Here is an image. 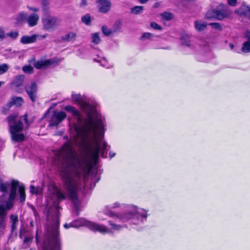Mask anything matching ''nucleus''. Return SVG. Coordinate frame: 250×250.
Listing matches in <instances>:
<instances>
[{"label":"nucleus","instance_id":"1","mask_svg":"<svg viewBox=\"0 0 250 250\" xmlns=\"http://www.w3.org/2000/svg\"><path fill=\"white\" fill-rule=\"evenodd\" d=\"M56 155L61 163L59 171L65 191L58 188L54 183L48 187L47 218L49 220L53 217L54 223L48 229L47 238L43 242L42 250H61L58 231L59 203L68 198L78 211L80 206L78 191L87 165L86 159L77 154L71 141L64 143L56 152Z\"/></svg>","mask_w":250,"mask_h":250},{"label":"nucleus","instance_id":"2","mask_svg":"<svg viewBox=\"0 0 250 250\" xmlns=\"http://www.w3.org/2000/svg\"><path fill=\"white\" fill-rule=\"evenodd\" d=\"M72 96L87 115L83 127H76L77 136H82V139L87 142L94 161L98 160L100 153L105 157L110 146L103 141L105 129L102 116L96 110L95 105L84 100L80 94H72Z\"/></svg>","mask_w":250,"mask_h":250},{"label":"nucleus","instance_id":"3","mask_svg":"<svg viewBox=\"0 0 250 250\" xmlns=\"http://www.w3.org/2000/svg\"><path fill=\"white\" fill-rule=\"evenodd\" d=\"M120 207V204L118 202L113 204L109 205L105 207L104 213L116 220L121 222H126L129 220L133 219L137 220V222H133L134 224H139L140 222H143L144 220H146L147 214L146 213L142 212L143 209L136 210L135 209L133 211H128L125 213L121 214L114 212L111 210V209L118 208Z\"/></svg>","mask_w":250,"mask_h":250},{"label":"nucleus","instance_id":"4","mask_svg":"<svg viewBox=\"0 0 250 250\" xmlns=\"http://www.w3.org/2000/svg\"><path fill=\"white\" fill-rule=\"evenodd\" d=\"M6 120L8 123L9 132L12 140L17 142L24 141V135L19 133L23 130V124L21 120L17 119V116L15 114L10 115L7 117Z\"/></svg>","mask_w":250,"mask_h":250},{"label":"nucleus","instance_id":"5","mask_svg":"<svg viewBox=\"0 0 250 250\" xmlns=\"http://www.w3.org/2000/svg\"><path fill=\"white\" fill-rule=\"evenodd\" d=\"M18 188H19V192L20 195V202H23L25 200V188L24 186H19V181L13 180L11 182L10 191L8 198L4 202L7 210L10 209L13 206V202L16 197Z\"/></svg>","mask_w":250,"mask_h":250},{"label":"nucleus","instance_id":"6","mask_svg":"<svg viewBox=\"0 0 250 250\" xmlns=\"http://www.w3.org/2000/svg\"><path fill=\"white\" fill-rule=\"evenodd\" d=\"M83 226H86L91 230H92L93 228H97L105 229L104 227L98 226L96 225V223L89 222L84 218H80L77 220H75L72 222L70 223L69 224H65L64 225V227L65 229H68L71 227L77 228Z\"/></svg>","mask_w":250,"mask_h":250},{"label":"nucleus","instance_id":"7","mask_svg":"<svg viewBox=\"0 0 250 250\" xmlns=\"http://www.w3.org/2000/svg\"><path fill=\"white\" fill-rule=\"evenodd\" d=\"M42 21L44 29L48 31L55 30L61 23L59 19L51 15L44 16L42 18Z\"/></svg>","mask_w":250,"mask_h":250},{"label":"nucleus","instance_id":"8","mask_svg":"<svg viewBox=\"0 0 250 250\" xmlns=\"http://www.w3.org/2000/svg\"><path fill=\"white\" fill-rule=\"evenodd\" d=\"M108 223L109 225L111 226L110 228H107L105 226L103 225H99L96 224L97 225L99 226L104 227L105 229H101V228H93L92 230L93 231H98L102 233H112L114 231H118L121 230L122 228L124 227V225H121L117 224L111 221H109Z\"/></svg>","mask_w":250,"mask_h":250},{"label":"nucleus","instance_id":"9","mask_svg":"<svg viewBox=\"0 0 250 250\" xmlns=\"http://www.w3.org/2000/svg\"><path fill=\"white\" fill-rule=\"evenodd\" d=\"M216 13V19L218 20H222L228 17L231 14V12L227 5L220 4L215 9Z\"/></svg>","mask_w":250,"mask_h":250},{"label":"nucleus","instance_id":"10","mask_svg":"<svg viewBox=\"0 0 250 250\" xmlns=\"http://www.w3.org/2000/svg\"><path fill=\"white\" fill-rule=\"evenodd\" d=\"M66 116L65 113L63 111L54 112L50 121L49 125L57 126L65 118Z\"/></svg>","mask_w":250,"mask_h":250},{"label":"nucleus","instance_id":"11","mask_svg":"<svg viewBox=\"0 0 250 250\" xmlns=\"http://www.w3.org/2000/svg\"><path fill=\"white\" fill-rule=\"evenodd\" d=\"M25 90L30 100L34 102L37 99V85L35 82L27 84L25 86Z\"/></svg>","mask_w":250,"mask_h":250},{"label":"nucleus","instance_id":"12","mask_svg":"<svg viewBox=\"0 0 250 250\" xmlns=\"http://www.w3.org/2000/svg\"><path fill=\"white\" fill-rule=\"evenodd\" d=\"M96 3L101 13H106L110 10L111 3L109 0H96Z\"/></svg>","mask_w":250,"mask_h":250},{"label":"nucleus","instance_id":"13","mask_svg":"<svg viewBox=\"0 0 250 250\" xmlns=\"http://www.w3.org/2000/svg\"><path fill=\"white\" fill-rule=\"evenodd\" d=\"M54 63V61L52 59L41 60L35 62L33 65L36 68L40 69L45 68Z\"/></svg>","mask_w":250,"mask_h":250},{"label":"nucleus","instance_id":"14","mask_svg":"<svg viewBox=\"0 0 250 250\" xmlns=\"http://www.w3.org/2000/svg\"><path fill=\"white\" fill-rule=\"evenodd\" d=\"M39 20V15L36 13H32L27 16L26 22L30 27H33L37 25Z\"/></svg>","mask_w":250,"mask_h":250},{"label":"nucleus","instance_id":"15","mask_svg":"<svg viewBox=\"0 0 250 250\" xmlns=\"http://www.w3.org/2000/svg\"><path fill=\"white\" fill-rule=\"evenodd\" d=\"M36 37L34 34L31 36L23 35L21 37L20 42L23 44L34 43L36 42Z\"/></svg>","mask_w":250,"mask_h":250},{"label":"nucleus","instance_id":"16","mask_svg":"<svg viewBox=\"0 0 250 250\" xmlns=\"http://www.w3.org/2000/svg\"><path fill=\"white\" fill-rule=\"evenodd\" d=\"M5 228V213L3 209H0V234H4Z\"/></svg>","mask_w":250,"mask_h":250},{"label":"nucleus","instance_id":"17","mask_svg":"<svg viewBox=\"0 0 250 250\" xmlns=\"http://www.w3.org/2000/svg\"><path fill=\"white\" fill-rule=\"evenodd\" d=\"M64 109L66 111L72 113L74 116H75L77 118L78 121L79 123L82 122V120L80 113L74 107L72 106L68 105L65 106Z\"/></svg>","mask_w":250,"mask_h":250},{"label":"nucleus","instance_id":"18","mask_svg":"<svg viewBox=\"0 0 250 250\" xmlns=\"http://www.w3.org/2000/svg\"><path fill=\"white\" fill-rule=\"evenodd\" d=\"M207 26L206 22L202 20H196L194 21V27L197 31H202L206 29Z\"/></svg>","mask_w":250,"mask_h":250},{"label":"nucleus","instance_id":"19","mask_svg":"<svg viewBox=\"0 0 250 250\" xmlns=\"http://www.w3.org/2000/svg\"><path fill=\"white\" fill-rule=\"evenodd\" d=\"M24 76L20 75L16 76L13 79L11 84L15 87H19L21 86L23 82Z\"/></svg>","mask_w":250,"mask_h":250},{"label":"nucleus","instance_id":"20","mask_svg":"<svg viewBox=\"0 0 250 250\" xmlns=\"http://www.w3.org/2000/svg\"><path fill=\"white\" fill-rule=\"evenodd\" d=\"M11 222V232L13 233L17 228L18 217L17 215L11 214L10 216Z\"/></svg>","mask_w":250,"mask_h":250},{"label":"nucleus","instance_id":"21","mask_svg":"<svg viewBox=\"0 0 250 250\" xmlns=\"http://www.w3.org/2000/svg\"><path fill=\"white\" fill-rule=\"evenodd\" d=\"M27 15L24 12H21L17 16L16 18V24H20L24 21H26Z\"/></svg>","mask_w":250,"mask_h":250},{"label":"nucleus","instance_id":"22","mask_svg":"<svg viewBox=\"0 0 250 250\" xmlns=\"http://www.w3.org/2000/svg\"><path fill=\"white\" fill-rule=\"evenodd\" d=\"M76 37V33L74 32H70L62 36L61 39L64 42H70L74 40Z\"/></svg>","mask_w":250,"mask_h":250},{"label":"nucleus","instance_id":"23","mask_svg":"<svg viewBox=\"0 0 250 250\" xmlns=\"http://www.w3.org/2000/svg\"><path fill=\"white\" fill-rule=\"evenodd\" d=\"M122 25V22L121 20H118L116 21L115 23H114L112 28V31L113 33L119 32L120 29H121Z\"/></svg>","mask_w":250,"mask_h":250},{"label":"nucleus","instance_id":"24","mask_svg":"<svg viewBox=\"0 0 250 250\" xmlns=\"http://www.w3.org/2000/svg\"><path fill=\"white\" fill-rule=\"evenodd\" d=\"M250 9V7L249 6L246 5V4H242L241 7L239 9V12L240 13L241 15L246 16L247 13L249 12V10Z\"/></svg>","mask_w":250,"mask_h":250},{"label":"nucleus","instance_id":"25","mask_svg":"<svg viewBox=\"0 0 250 250\" xmlns=\"http://www.w3.org/2000/svg\"><path fill=\"white\" fill-rule=\"evenodd\" d=\"M144 7L142 6H136L130 9L132 14L137 15L143 12Z\"/></svg>","mask_w":250,"mask_h":250},{"label":"nucleus","instance_id":"26","mask_svg":"<svg viewBox=\"0 0 250 250\" xmlns=\"http://www.w3.org/2000/svg\"><path fill=\"white\" fill-rule=\"evenodd\" d=\"M30 191L33 194H41L42 192V188L39 187H35L33 185L30 187Z\"/></svg>","mask_w":250,"mask_h":250},{"label":"nucleus","instance_id":"27","mask_svg":"<svg viewBox=\"0 0 250 250\" xmlns=\"http://www.w3.org/2000/svg\"><path fill=\"white\" fill-rule=\"evenodd\" d=\"M91 41L95 44H98L100 43L101 39L98 33H95L92 34Z\"/></svg>","mask_w":250,"mask_h":250},{"label":"nucleus","instance_id":"28","mask_svg":"<svg viewBox=\"0 0 250 250\" xmlns=\"http://www.w3.org/2000/svg\"><path fill=\"white\" fill-rule=\"evenodd\" d=\"M241 50L244 53L250 52V41L248 40L243 43Z\"/></svg>","mask_w":250,"mask_h":250},{"label":"nucleus","instance_id":"29","mask_svg":"<svg viewBox=\"0 0 250 250\" xmlns=\"http://www.w3.org/2000/svg\"><path fill=\"white\" fill-rule=\"evenodd\" d=\"M12 100L14 105L19 106H21L23 103V99L21 97H14L12 98Z\"/></svg>","mask_w":250,"mask_h":250},{"label":"nucleus","instance_id":"30","mask_svg":"<svg viewBox=\"0 0 250 250\" xmlns=\"http://www.w3.org/2000/svg\"><path fill=\"white\" fill-rule=\"evenodd\" d=\"M81 20L82 22L87 25H89L91 24V17L88 14L83 16Z\"/></svg>","mask_w":250,"mask_h":250},{"label":"nucleus","instance_id":"31","mask_svg":"<svg viewBox=\"0 0 250 250\" xmlns=\"http://www.w3.org/2000/svg\"><path fill=\"white\" fill-rule=\"evenodd\" d=\"M181 42L184 45L189 46L190 44L189 37L187 35H184L181 37Z\"/></svg>","mask_w":250,"mask_h":250},{"label":"nucleus","instance_id":"32","mask_svg":"<svg viewBox=\"0 0 250 250\" xmlns=\"http://www.w3.org/2000/svg\"><path fill=\"white\" fill-rule=\"evenodd\" d=\"M161 17L163 19L167 21L172 19L174 17L173 15L169 12H164L161 14Z\"/></svg>","mask_w":250,"mask_h":250},{"label":"nucleus","instance_id":"33","mask_svg":"<svg viewBox=\"0 0 250 250\" xmlns=\"http://www.w3.org/2000/svg\"><path fill=\"white\" fill-rule=\"evenodd\" d=\"M206 17L207 19H216V13L215 9L208 10L206 14Z\"/></svg>","mask_w":250,"mask_h":250},{"label":"nucleus","instance_id":"34","mask_svg":"<svg viewBox=\"0 0 250 250\" xmlns=\"http://www.w3.org/2000/svg\"><path fill=\"white\" fill-rule=\"evenodd\" d=\"M9 68V65L6 63L0 64V74L1 75L6 73Z\"/></svg>","mask_w":250,"mask_h":250},{"label":"nucleus","instance_id":"35","mask_svg":"<svg viewBox=\"0 0 250 250\" xmlns=\"http://www.w3.org/2000/svg\"><path fill=\"white\" fill-rule=\"evenodd\" d=\"M102 30L103 34L106 36H108L111 34L113 33L112 29H110L106 26H103L102 28Z\"/></svg>","mask_w":250,"mask_h":250},{"label":"nucleus","instance_id":"36","mask_svg":"<svg viewBox=\"0 0 250 250\" xmlns=\"http://www.w3.org/2000/svg\"><path fill=\"white\" fill-rule=\"evenodd\" d=\"M154 36L150 33H145L141 37V39L143 40H151Z\"/></svg>","mask_w":250,"mask_h":250},{"label":"nucleus","instance_id":"37","mask_svg":"<svg viewBox=\"0 0 250 250\" xmlns=\"http://www.w3.org/2000/svg\"><path fill=\"white\" fill-rule=\"evenodd\" d=\"M7 36L13 39H16L19 36V32L18 31H11L7 34Z\"/></svg>","mask_w":250,"mask_h":250},{"label":"nucleus","instance_id":"38","mask_svg":"<svg viewBox=\"0 0 250 250\" xmlns=\"http://www.w3.org/2000/svg\"><path fill=\"white\" fill-rule=\"evenodd\" d=\"M22 70L25 73L31 74L33 72V68L30 65H25L22 67Z\"/></svg>","mask_w":250,"mask_h":250},{"label":"nucleus","instance_id":"39","mask_svg":"<svg viewBox=\"0 0 250 250\" xmlns=\"http://www.w3.org/2000/svg\"><path fill=\"white\" fill-rule=\"evenodd\" d=\"M9 186V184L8 183H1L0 185L1 191L4 193H5L7 192Z\"/></svg>","mask_w":250,"mask_h":250},{"label":"nucleus","instance_id":"40","mask_svg":"<svg viewBox=\"0 0 250 250\" xmlns=\"http://www.w3.org/2000/svg\"><path fill=\"white\" fill-rule=\"evenodd\" d=\"M209 25L214 29L221 30V26L220 23L216 22L210 23Z\"/></svg>","mask_w":250,"mask_h":250},{"label":"nucleus","instance_id":"41","mask_svg":"<svg viewBox=\"0 0 250 250\" xmlns=\"http://www.w3.org/2000/svg\"><path fill=\"white\" fill-rule=\"evenodd\" d=\"M34 35H35V36H36V42L37 41V40H41L45 39L47 36V34H45L44 35L34 34Z\"/></svg>","mask_w":250,"mask_h":250},{"label":"nucleus","instance_id":"42","mask_svg":"<svg viewBox=\"0 0 250 250\" xmlns=\"http://www.w3.org/2000/svg\"><path fill=\"white\" fill-rule=\"evenodd\" d=\"M151 27L154 29H157V30H161L162 27L159 25L157 23L155 22H153L151 23L150 24Z\"/></svg>","mask_w":250,"mask_h":250},{"label":"nucleus","instance_id":"43","mask_svg":"<svg viewBox=\"0 0 250 250\" xmlns=\"http://www.w3.org/2000/svg\"><path fill=\"white\" fill-rule=\"evenodd\" d=\"M5 38V33L2 28H0V41L3 40Z\"/></svg>","mask_w":250,"mask_h":250},{"label":"nucleus","instance_id":"44","mask_svg":"<svg viewBox=\"0 0 250 250\" xmlns=\"http://www.w3.org/2000/svg\"><path fill=\"white\" fill-rule=\"evenodd\" d=\"M237 0H228L229 5L232 6H235L237 4Z\"/></svg>","mask_w":250,"mask_h":250},{"label":"nucleus","instance_id":"45","mask_svg":"<svg viewBox=\"0 0 250 250\" xmlns=\"http://www.w3.org/2000/svg\"><path fill=\"white\" fill-rule=\"evenodd\" d=\"M14 105L13 101H11L10 102L8 103L7 104H6L5 105H6V107L7 108H6V110H9V109L11 107V106L12 105Z\"/></svg>","mask_w":250,"mask_h":250},{"label":"nucleus","instance_id":"46","mask_svg":"<svg viewBox=\"0 0 250 250\" xmlns=\"http://www.w3.org/2000/svg\"><path fill=\"white\" fill-rule=\"evenodd\" d=\"M87 5V0H81V3H80V6L81 7H85Z\"/></svg>","mask_w":250,"mask_h":250},{"label":"nucleus","instance_id":"47","mask_svg":"<svg viewBox=\"0 0 250 250\" xmlns=\"http://www.w3.org/2000/svg\"><path fill=\"white\" fill-rule=\"evenodd\" d=\"M245 37L249 41H250V30L246 32Z\"/></svg>","mask_w":250,"mask_h":250},{"label":"nucleus","instance_id":"48","mask_svg":"<svg viewBox=\"0 0 250 250\" xmlns=\"http://www.w3.org/2000/svg\"><path fill=\"white\" fill-rule=\"evenodd\" d=\"M0 209H3L4 210V211L5 213V216H6L7 214V212L6 211L7 209H6V208L3 205H0Z\"/></svg>","mask_w":250,"mask_h":250},{"label":"nucleus","instance_id":"49","mask_svg":"<svg viewBox=\"0 0 250 250\" xmlns=\"http://www.w3.org/2000/svg\"><path fill=\"white\" fill-rule=\"evenodd\" d=\"M29 10H30L31 11H34V12H38L39 10V8L29 7Z\"/></svg>","mask_w":250,"mask_h":250},{"label":"nucleus","instance_id":"50","mask_svg":"<svg viewBox=\"0 0 250 250\" xmlns=\"http://www.w3.org/2000/svg\"><path fill=\"white\" fill-rule=\"evenodd\" d=\"M31 240V239L29 237H25L24 240V243H27L30 241Z\"/></svg>","mask_w":250,"mask_h":250},{"label":"nucleus","instance_id":"51","mask_svg":"<svg viewBox=\"0 0 250 250\" xmlns=\"http://www.w3.org/2000/svg\"><path fill=\"white\" fill-rule=\"evenodd\" d=\"M6 105H5L3 108H2V112L4 113V114H6L7 113V112L8 111V110H6Z\"/></svg>","mask_w":250,"mask_h":250},{"label":"nucleus","instance_id":"52","mask_svg":"<svg viewBox=\"0 0 250 250\" xmlns=\"http://www.w3.org/2000/svg\"><path fill=\"white\" fill-rule=\"evenodd\" d=\"M141 3L144 4L146 3L149 0H138Z\"/></svg>","mask_w":250,"mask_h":250},{"label":"nucleus","instance_id":"53","mask_svg":"<svg viewBox=\"0 0 250 250\" xmlns=\"http://www.w3.org/2000/svg\"><path fill=\"white\" fill-rule=\"evenodd\" d=\"M115 154H116L115 153L110 152V153H109L110 158H113V157H114L115 156Z\"/></svg>","mask_w":250,"mask_h":250},{"label":"nucleus","instance_id":"54","mask_svg":"<svg viewBox=\"0 0 250 250\" xmlns=\"http://www.w3.org/2000/svg\"><path fill=\"white\" fill-rule=\"evenodd\" d=\"M32 209L33 210L35 216H36L37 215V211L36 209L34 207L32 208Z\"/></svg>","mask_w":250,"mask_h":250},{"label":"nucleus","instance_id":"55","mask_svg":"<svg viewBox=\"0 0 250 250\" xmlns=\"http://www.w3.org/2000/svg\"><path fill=\"white\" fill-rule=\"evenodd\" d=\"M229 46H230V47L231 48V49H233V48L234 45H233L232 44L230 43V44H229Z\"/></svg>","mask_w":250,"mask_h":250},{"label":"nucleus","instance_id":"56","mask_svg":"<svg viewBox=\"0 0 250 250\" xmlns=\"http://www.w3.org/2000/svg\"><path fill=\"white\" fill-rule=\"evenodd\" d=\"M36 241H37V242L38 243V238L37 235H36Z\"/></svg>","mask_w":250,"mask_h":250}]
</instances>
